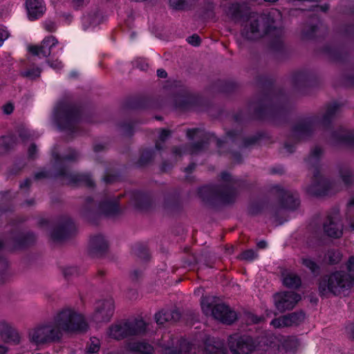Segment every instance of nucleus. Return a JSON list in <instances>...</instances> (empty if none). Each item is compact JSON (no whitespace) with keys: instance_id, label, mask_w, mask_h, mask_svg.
<instances>
[{"instance_id":"obj_64","label":"nucleus","mask_w":354,"mask_h":354,"mask_svg":"<svg viewBox=\"0 0 354 354\" xmlns=\"http://www.w3.org/2000/svg\"><path fill=\"white\" fill-rule=\"evenodd\" d=\"M14 107L12 104H7L3 106V111L6 114H10L13 111Z\"/></svg>"},{"instance_id":"obj_52","label":"nucleus","mask_w":354,"mask_h":354,"mask_svg":"<svg viewBox=\"0 0 354 354\" xmlns=\"http://www.w3.org/2000/svg\"><path fill=\"white\" fill-rule=\"evenodd\" d=\"M258 257V254L253 250H247L243 252L240 256V258L243 260L248 261H252Z\"/></svg>"},{"instance_id":"obj_32","label":"nucleus","mask_w":354,"mask_h":354,"mask_svg":"<svg viewBox=\"0 0 354 354\" xmlns=\"http://www.w3.org/2000/svg\"><path fill=\"white\" fill-rule=\"evenodd\" d=\"M127 349L135 354H153V347L142 341L131 342L127 344Z\"/></svg>"},{"instance_id":"obj_60","label":"nucleus","mask_w":354,"mask_h":354,"mask_svg":"<svg viewBox=\"0 0 354 354\" xmlns=\"http://www.w3.org/2000/svg\"><path fill=\"white\" fill-rule=\"evenodd\" d=\"M37 149V147L35 144H32L30 147L28 148V157L30 159H34L36 157Z\"/></svg>"},{"instance_id":"obj_41","label":"nucleus","mask_w":354,"mask_h":354,"mask_svg":"<svg viewBox=\"0 0 354 354\" xmlns=\"http://www.w3.org/2000/svg\"><path fill=\"white\" fill-rule=\"evenodd\" d=\"M284 286L290 288H297L301 285V279L299 276L290 273L283 278Z\"/></svg>"},{"instance_id":"obj_53","label":"nucleus","mask_w":354,"mask_h":354,"mask_svg":"<svg viewBox=\"0 0 354 354\" xmlns=\"http://www.w3.org/2000/svg\"><path fill=\"white\" fill-rule=\"evenodd\" d=\"M193 102L194 97L191 95H187L181 102H178V106L183 109H189Z\"/></svg>"},{"instance_id":"obj_12","label":"nucleus","mask_w":354,"mask_h":354,"mask_svg":"<svg viewBox=\"0 0 354 354\" xmlns=\"http://www.w3.org/2000/svg\"><path fill=\"white\" fill-rule=\"evenodd\" d=\"M201 305L205 315L212 316L223 324L230 325L237 319L236 313L225 304L219 303L216 297H203Z\"/></svg>"},{"instance_id":"obj_63","label":"nucleus","mask_w":354,"mask_h":354,"mask_svg":"<svg viewBox=\"0 0 354 354\" xmlns=\"http://www.w3.org/2000/svg\"><path fill=\"white\" fill-rule=\"evenodd\" d=\"M346 268L349 270L350 272L354 270V257H351L347 263Z\"/></svg>"},{"instance_id":"obj_1","label":"nucleus","mask_w":354,"mask_h":354,"mask_svg":"<svg viewBox=\"0 0 354 354\" xmlns=\"http://www.w3.org/2000/svg\"><path fill=\"white\" fill-rule=\"evenodd\" d=\"M283 29L265 15H251L241 25V35L243 39L254 41L268 35L271 48L276 51L283 48Z\"/></svg>"},{"instance_id":"obj_47","label":"nucleus","mask_w":354,"mask_h":354,"mask_svg":"<svg viewBox=\"0 0 354 354\" xmlns=\"http://www.w3.org/2000/svg\"><path fill=\"white\" fill-rule=\"evenodd\" d=\"M60 178L62 180V176H55V168L53 166V171H48L46 170H41L37 172L35 174V178L36 180H40L46 178Z\"/></svg>"},{"instance_id":"obj_34","label":"nucleus","mask_w":354,"mask_h":354,"mask_svg":"<svg viewBox=\"0 0 354 354\" xmlns=\"http://www.w3.org/2000/svg\"><path fill=\"white\" fill-rule=\"evenodd\" d=\"M339 175L345 186L354 185V169L353 168L347 165L341 166L339 169Z\"/></svg>"},{"instance_id":"obj_15","label":"nucleus","mask_w":354,"mask_h":354,"mask_svg":"<svg viewBox=\"0 0 354 354\" xmlns=\"http://www.w3.org/2000/svg\"><path fill=\"white\" fill-rule=\"evenodd\" d=\"M187 136L190 140L200 139L195 143L181 147H175L172 149V152L176 156H181L184 153H196L203 150L207 141L211 139L209 133L200 129H192L187 131Z\"/></svg>"},{"instance_id":"obj_62","label":"nucleus","mask_w":354,"mask_h":354,"mask_svg":"<svg viewBox=\"0 0 354 354\" xmlns=\"http://www.w3.org/2000/svg\"><path fill=\"white\" fill-rule=\"evenodd\" d=\"M248 319L251 322L257 324L261 322V317L254 315L253 314H249L248 317Z\"/></svg>"},{"instance_id":"obj_18","label":"nucleus","mask_w":354,"mask_h":354,"mask_svg":"<svg viewBox=\"0 0 354 354\" xmlns=\"http://www.w3.org/2000/svg\"><path fill=\"white\" fill-rule=\"evenodd\" d=\"M324 233L332 238H339L343 234V224L342 223L339 210L333 208L328 214L326 221L323 224Z\"/></svg>"},{"instance_id":"obj_48","label":"nucleus","mask_w":354,"mask_h":354,"mask_svg":"<svg viewBox=\"0 0 354 354\" xmlns=\"http://www.w3.org/2000/svg\"><path fill=\"white\" fill-rule=\"evenodd\" d=\"M100 347V340L96 337H92L90 339V342L88 343L86 350L89 354H93L99 351Z\"/></svg>"},{"instance_id":"obj_23","label":"nucleus","mask_w":354,"mask_h":354,"mask_svg":"<svg viewBox=\"0 0 354 354\" xmlns=\"http://www.w3.org/2000/svg\"><path fill=\"white\" fill-rule=\"evenodd\" d=\"M58 44L57 39L54 36L45 37L40 45L30 46L29 52L39 57H47L51 55V49Z\"/></svg>"},{"instance_id":"obj_5","label":"nucleus","mask_w":354,"mask_h":354,"mask_svg":"<svg viewBox=\"0 0 354 354\" xmlns=\"http://www.w3.org/2000/svg\"><path fill=\"white\" fill-rule=\"evenodd\" d=\"M287 97L282 91L270 89L249 104V110L259 119L282 114L286 109Z\"/></svg>"},{"instance_id":"obj_22","label":"nucleus","mask_w":354,"mask_h":354,"mask_svg":"<svg viewBox=\"0 0 354 354\" xmlns=\"http://www.w3.org/2000/svg\"><path fill=\"white\" fill-rule=\"evenodd\" d=\"M259 140L257 136H251L243 138L241 133L236 131H230L227 133V138L225 141L217 140V147L221 148L223 145L228 144L230 142H235L239 147H248L254 145Z\"/></svg>"},{"instance_id":"obj_16","label":"nucleus","mask_w":354,"mask_h":354,"mask_svg":"<svg viewBox=\"0 0 354 354\" xmlns=\"http://www.w3.org/2000/svg\"><path fill=\"white\" fill-rule=\"evenodd\" d=\"M228 346L232 354H250L256 344L250 336L234 334L229 337Z\"/></svg>"},{"instance_id":"obj_50","label":"nucleus","mask_w":354,"mask_h":354,"mask_svg":"<svg viewBox=\"0 0 354 354\" xmlns=\"http://www.w3.org/2000/svg\"><path fill=\"white\" fill-rule=\"evenodd\" d=\"M270 324L275 328L288 327V324H287V318L285 315L272 319L270 322Z\"/></svg>"},{"instance_id":"obj_25","label":"nucleus","mask_w":354,"mask_h":354,"mask_svg":"<svg viewBox=\"0 0 354 354\" xmlns=\"http://www.w3.org/2000/svg\"><path fill=\"white\" fill-rule=\"evenodd\" d=\"M109 248V243L106 238L102 234H97L92 236L89 241L90 252L95 256H100L104 254Z\"/></svg>"},{"instance_id":"obj_4","label":"nucleus","mask_w":354,"mask_h":354,"mask_svg":"<svg viewBox=\"0 0 354 354\" xmlns=\"http://www.w3.org/2000/svg\"><path fill=\"white\" fill-rule=\"evenodd\" d=\"M323 155V149L316 146L313 148L306 159L307 163L313 168L311 183L306 187V192L312 196H321L335 194L342 189V185L336 181H330L320 174L319 162Z\"/></svg>"},{"instance_id":"obj_17","label":"nucleus","mask_w":354,"mask_h":354,"mask_svg":"<svg viewBox=\"0 0 354 354\" xmlns=\"http://www.w3.org/2000/svg\"><path fill=\"white\" fill-rule=\"evenodd\" d=\"M275 189L279 198L280 208H272V214L274 217L277 218L281 209H295L299 206V200L296 192L285 190L279 186H277Z\"/></svg>"},{"instance_id":"obj_51","label":"nucleus","mask_w":354,"mask_h":354,"mask_svg":"<svg viewBox=\"0 0 354 354\" xmlns=\"http://www.w3.org/2000/svg\"><path fill=\"white\" fill-rule=\"evenodd\" d=\"M41 69L38 67L30 68L26 71L21 73L23 77H26L30 79H35L40 75Z\"/></svg>"},{"instance_id":"obj_27","label":"nucleus","mask_w":354,"mask_h":354,"mask_svg":"<svg viewBox=\"0 0 354 354\" xmlns=\"http://www.w3.org/2000/svg\"><path fill=\"white\" fill-rule=\"evenodd\" d=\"M180 318V314L177 310H161L155 315V319L158 325L166 322H176Z\"/></svg>"},{"instance_id":"obj_9","label":"nucleus","mask_w":354,"mask_h":354,"mask_svg":"<svg viewBox=\"0 0 354 354\" xmlns=\"http://www.w3.org/2000/svg\"><path fill=\"white\" fill-rule=\"evenodd\" d=\"M344 270H336L329 274L323 276L319 283V290L322 295L332 293L334 295H339L341 293L351 288L354 281L353 272Z\"/></svg>"},{"instance_id":"obj_44","label":"nucleus","mask_w":354,"mask_h":354,"mask_svg":"<svg viewBox=\"0 0 354 354\" xmlns=\"http://www.w3.org/2000/svg\"><path fill=\"white\" fill-rule=\"evenodd\" d=\"M326 257L328 259L329 263L334 265L340 261L342 254L338 250L332 249L327 252Z\"/></svg>"},{"instance_id":"obj_59","label":"nucleus","mask_w":354,"mask_h":354,"mask_svg":"<svg viewBox=\"0 0 354 354\" xmlns=\"http://www.w3.org/2000/svg\"><path fill=\"white\" fill-rule=\"evenodd\" d=\"M47 62L49 64V66L54 69L58 70V69L62 68L63 66L62 62L59 61L57 59H56L55 61L48 59V60H47Z\"/></svg>"},{"instance_id":"obj_54","label":"nucleus","mask_w":354,"mask_h":354,"mask_svg":"<svg viewBox=\"0 0 354 354\" xmlns=\"http://www.w3.org/2000/svg\"><path fill=\"white\" fill-rule=\"evenodd\" d=\"M63 274L66 278L78 274V270L75 266H68L64 268Z\"/></svg>"},{"instance_id":"obj_21","label":"nucleus","mask_w":354,"mask_h":354,"mask_svg":"<svg viewBox=\"0 0 354 354\" xmlns=\"http://www.w3.org/2000/svg\"><path fill=\"white\" fill-rule=\"evenodd\" d=\"M113 312L114 302L113 299L109 298L105 300H100L96 303L93 319L97 323L106 322L111 319Z\"/></svg>"},{"instance_id":"obj_43","label":"nucleus","mask_w":354,"mask_h":354,"mask_svg":"<svg viewBox=\"0 0 354 354\" xmlns=\"http://www.w3.org/2000/svg\"><path fill=\"white\" fill-rule=\"evenodd\" d=\"M171 131L167 129H160L158 140L156 141L155 149L156 150H162L163 149V144L165 140L170 136Z\"/></svg>"},{"instance_id":"obj_8","label":"nucleus","mask_w":354,"mask_h":354,"mask_svg":"<svg viewBox=\"0 0 354 354\" xmlns=\"http://www.w3.org/2000/svg\"><path fill=\"white\" fill-rule=\"evenodd\" d=\"M52 319L63 336L64 333H84L88 328V324L84 316L72 308L66 307L60 309L54 315Z\"/></svg>"},{"instance_id":"obj_45","label":"nucleus","mask_w":354,"mask_h":354,"mask_svg":"<svg viewBox=\"0 0 354 354\" xmlns=\"http://www.w3.org/2000/svg\"><path fill=\"white\" fill-rule=\"evenodd\" d=\"M15 144V138L12 136H2L0 138V147L5 150L11 149Z\"/></svg>"},{"instance_id":"obj_7","label":"nucleus","mask_w":354,"mask_h":354,"mask_svg":"<svg viewBox=\"0 0 354 354\" xmlns=\"http://www.w3.org/2000/svg\"><path fill=\"white\" fill-rule=\"evenodd\" d=\"M118 196L104 193L96 196L95 199L91 197L86 198L85 203L81 209V214L88 220H93L100 214L107 216L117 215L120 211Z\"/></svg>"},{"instance_id":"obj_3","label":"nucleus","mask_w":354,"mask_h":354,"mask_svg":"<svg viewBox=\"0 0 354 354\" xmlns=\"http://www.w3.org/2000/svg\"><path fill=\"white\" fill-rule=\"evenodd\" d=\"M80 156V152L73 149H68L62 156H59L57 153L53 151V158L55 160V176H62L63 182L68 185L83 184L92 187L95 183L89 174L73 173L70 171L69 163L78 161Z\"/></svg>"},{"instance_id":"obj_10","label":"nucleus","mask_w":354,"mask_h":354,"mask_svg":"<svg viewBox=\"0 0 354 354\" xmlns=\"http://www.w3.org/2000/svg\"><path fill=\"white\" fill-rule=\"evenodd\" d=\"M54 119L59 129L75 133L80 120V109L68 100H62L55 108Z\"/></svg>"},{"instance_id":"obj_46","label":"nucleus","mask_w":354,"mask_h":354,"mask_svg":"<svg viewBox=\"0 0 354 354\" xmlns=\"http://www.w3.org/2000/svg\"><path fill=\"white\" fill-rule=\"evenodd\" d=\"M302 264L308 268L313 273L317 274L319 272V266L318 264L310 258H303L301 259Z\"/></svg>"},{"instance_id":"obj_20","label":"nucleus","mask_w":354,"mask_h":354,"mask_svg":"<svg viewBox=\"0 0 354 354\" xmlns=\"http://www.w3.org/2000/svg\"><path fill=\"white\" fill-rule=\"evenodd\" d=\"M300 299V295L293 291H286L274 295L275 307L280 313L292 310Z\"/></svg>"},{"instance_id":"obj_11","label":"nucleus","mask_w":354,"mask_h":354,"mask_svg":"<svg viewBox=\"0 0 354 354\" xmlns=\"http://www.w3.org/2000/svg\"><path fill=\"white\" fill-rule=\"evenodd\" d=\"M28 340L35 346H45L59 343L63 335L53 319L41 322L28 331Z\"/></svg>"},{"instance_id":"obj_49","label":"nucleus","mask_w":354,"mask_h":354,"mask_svg":"<svg viewBox=\"0 0 354 354\" xmlns=\"http://www.w3.org/2000/svg\"><path fill=\"white\" fill-rule=\"evenodd\" d=\"M134 252L141 259L147 260L149 258V254L147 248L142 244L136 245Z\"/></svg>"},{"instance_id":"obj_26","label":"nucleus","mask_w":354,"mask_h":354,"mask_svg":"<svg viewBox=\"0 0 354 354\" xmlns=\"http://www.w3.org/2000/svg\"><path fill=\"white\" fill-rule=\"evenodd\" d=\"M205 354H227L223 342L214 337H209L205 343Z\"/></svg>"},{"instance_id":"obj_57","label":"nucleus","mask_w":354,"mask_h":354,"mask_svg":"<svg viewBox=\"0 0 354 354\" xmlns=\"http://www.w3.org/2000/svg\"><path fill=\"white\" fill-rule=\"evenodd\" d=\"M118 178V175L106 173L103 178V180L106 183H112L116 181Z\"/></svg>"},{"instance_id":"obj_31","label":"nucleus","mask_w":354,"mask_h":354,"mask_svg":"<svg viewBox=\"0 0 354 354\" xmlns=\"http://www.w3.org/2000/svg\"><path fill=\"white\" fill-rule=\"evenodd\" d=\"M323 29L322 24L317 20L315 23H310L303 28L301 37L303 39H312L319 35Z\"/></svg>"},{"instance_id":"obj_61","label":"nucleus","mask_w":354,"mask_h":354,"mask_svg":"<svg viewBox=\"0 0 354 354\" xmlns=\"http://www.w3.org/2000/svg\"><path fill=\"white\" fill-rule=\"evenodd\" d=\"M8 32L3 28H0V46L2 45L3 41L8 37Z\"/></svg>"},{"instance_id":"obj_6","label":"nucleus","mask_w":354,"mask_h":354,"mask_svg":"<svg viewBox=\"0 0 354 354\" xmlns=\"http://www.w3.org/2000/svg\"><path fill=\"white\" fill-rule=\"evenodd\" d=\"M221 178L223 181L221 185H205L198 189V194L203 201L209 202L218 200L224 204L234 202L236 189L241 186V182L227 172H222Z\"/></svg>"},{"instance_id":"obj_35","label":"nucleus","mask_w":354,"mask_h":354,"mask_svg":"<svg viewBox=\"0 0 354 354\" xmlns=\"http://www.w3.org/2000/svg\"><path fill=\"white\" fill-rule=\"evenodd\" d=\"M324 52L335 61H344L346 58V53L343 48L328 46L324 48Z\"/></svg>"},{"instance_id":"obj_38","label":"nucleus","mask_w":354,"mask_h":354,"mask_svg":"<svg viewBox=\"0 0 354 354\" xmlns=\"http://www.w3.org/2000/svg\"><path fill=\"white\" fill-rule=\"evenodd\" d=\"M99 21L100 16L97 12L84 15L82 18L83 28L86 30L91 26H95Z\"/></svg>"},{"instance_id":"obj_13","label":"nucleus","mask_w":354,"mask_h":354,"mask_svg":"<svg viewBox=\"0 0 354 354\" xmlns=\"http://www.w3.org/2000/svg\"><path fill=\"white\" fill-rule=\"evenodd\" d=\"M36 240L33 232L20 233L13 238L11 245L8 241L0 239V283L4 281V275L8 266L7 260L2 255V252L28 246Z\"/></svg>"},{"instance_id":"obj_58","label":"nucleus","mask_w":354,"mask_h":354,"mask_svg":"<svg viewBox=\"0 0 354 354\" xmlns=\"http://www.w3.org/2000/svg\"><path fill=\"white\" fill-rule=\"evenodd\" d=\"M45 29L48 32H54L56 30V24L51 20H47L44 24Z\"/></svg>"},{"instance_id":"obj_29","label":"nucleus","mask_w":354,"mask_h":354,"mask_svg":"<svg viewBox=\"0 0 354 354\" xmlns=\"http://www.w3.org/2000/svg\"><path fill=\"white\" fill-rule=\"evenodd\" d=\"M26 8L29 19L35 20L40 17L45 10L42 0H26Z\"/></svg>"},{"instance_id":"obj_30","label":"nucleus","mask_w":354,"mask_h":354,"mask_svg":"<svg viewBox=\"0 0 354 354\" xmlns=\"http://www.w3.org/2000/svg\"><path fill=\"white\" fill-rule=\"evenodd\" d=\"M132 204L139 209H147L151 203V199L148 194L141 192H133L131 195Z\"/></svg>"},{"instance_id":"obj_42","label":"nucleus","mask_w":354,"mask_h":354,"mask_svg":"<svg viewBox=\"0 0 354 354\" xmlns=\"http://www.w3.org/2000/svg\"><path fill=\"white\" fill-rule=\"evenodd\" d=\"M154 149H150L144 150L140 155L138 160V165L140 166H143L148 164L154 158Z\"/></svg>"},{"instance_id":"obj_19","label":"nucleus","mask_w":354,"mask_h":354,"mask_svg":"<svg viewBox=\"0 0 354 354\" xmlns=\"http://www.w3.org/2000/svg\"><path fill=\"white\" fill-rule=\"evenodd\" d=\"M75 230L72 220L67 216L62 217L50 232V238L55 242L67 239Z\"/></svg>"},{"instance_id":"obj_28","label":"nucleus","mask_w":354,"mask_h":354,"mask_svg":"<svg viewBox=\"0 0 354 354\" xmlns=\"http://www.w3.org/2000/svg\"><path fill=\"white\" fill-rule=\"evenodd\" d=\"M0 337L6 342L15 343L19 342V337L16 330L5 321H0Z\"/></svg>"},{"instance_id":"obj_40","label":"nucleus","mask_w":354,"mask_h":354,"mask_svg":"<svg viewBox=\"0 0 354 354\" xmlns=\"http://www.w3.org/2000/svg\"><path fill=\"white\" fill-rule=\"evenodd\" d=\"M194 0H169L170 6L176 10H188Z\"/></svg>"},{"instance_id":"obj_56","label":"nucleus","mask_w":354,"mask_h":354,"mask_svg":"<svg viewBox=\"0 0 354 354\" xmlns=\"http://www.w3.org/2000/svg\"><path fill=\"white\" fill-rule=\"evenodd\" d=\"M187 41L191 45L197 46L201 43V38L199 37V36L194 35L192 36L188 37Z\"/></svg>"},{"instance_id":"obj_55","label":"nucleus","mask_w":354,"mask_h":354,"mask_svg":"<svg viewBox=\"0 0 354 354\" xmlns=\"http://www.w3.org/2000/svg\"><path fill=\"white\" fill-rule=\"evenodd\" d=\"M342 34L348 37H354V24H351L342 28Z\"/></svg>"},{"instance_id":"obj_33","label":"nucleus","mask_w":354,"mask_h":354,"mask_svg":"<svg viewBox=\"0 0 354 354\" xmlns=\"http://www.w3.org/2000/svg\"><path fill=\"white\" fill-rule=\"evenodd\" d=\"M192 350V345L185 339L178 341V348L165 346V354H189Z\"/></svg>"},{"instance_id":"obj_2","label":"nucleus","mask_w":354,"mask_h":354,"mask_svg":"<svg viewBox=\"0 0 354 354\" xmlns=\"http://www.w3.org/2000/svg\"><path fill=\"white\" fill-rule=\"evenodd\" d=\"M339 107V104L334 102L328 105L322 118L319 115H312L297 120L292 125L291 131L284 144L286 151L288 153H293L296 144L310 138L319 125L328 127L337 113Z\"/></svg>"},{"instance_id":"obj_24","label":"nucleus","mask_w":354,"mask_h":354,"mask_svg":"<svg viewBox=\"0 0 354 354\" xmlns=\"http://www.w3.org/2000/svg\"><path fill=\"white\" fill-rule=\"evenodd\" d=\"M330 142L334 145H343L354 148V131L340 127L332 133Z\"/></svg>"},{"instance_id":"obj_36","label":"nucleus","mask_w":354,"mask_h":354,"mask_svg":"<svg viewBox=\"0 0 354 354\" xmlns=\"http://www.w3.org/2000/svg\"><path fill=\"white\" fill-rule=\"evenodd\" d=\"M227 15L236 21H241L245 15L242 6L238 3H232L228 7Z\"/></svg>"},{"instance_id":"obj_39","label":"nucleus","mask_w":354,"mask_h":354,"mask_svg":"<svg viewBox=\"0 0 354 354\" xmlns=\"http://www.w3.org/2000/svg\"><path fill=\"white\" fill-rule=\"evenodd\" d=\"M287 318V324L289 326H297L305 319V315L303 312H295L285 315Z\"/></svg>"},{"instance_id":"obj_14","label":"nucleus","mask_w":354,"mask_h":354,"mask_svg":"<svg viewBox=\"0 0 354 354\" xmlns=\"http://www.w3.org/2000/svg\"><path fill=\"white\" fill-rule=\"evenodd\" d=\"M146 331V323L142 319L126 320L112 325L109 335L115 339H122L130 336L139 335Z\"/></svg>"},{"instance_id":"obj_37","label":"nucleus","mask_w":354,"mask_h":354,"mask_svg":"<svg viewBox=\"0 0 354 354\" xmlns=\"http://www.w3.org/2000/svg\"><path fill=\"white\" fill-rule=\"evenodd\" d=\"M310 80V74L305 71H298L293 74L292 82L296 87L306 86Z\"/></svg>"}]
</instances>
